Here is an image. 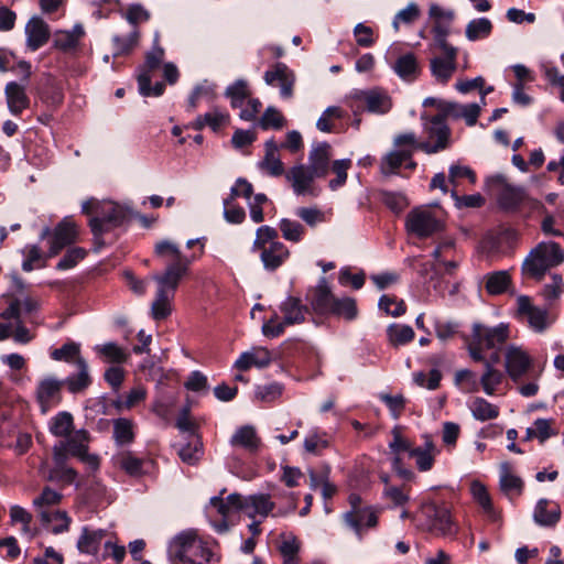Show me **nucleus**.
I'll list each match as a JSON object with an SVG mask.
<instances>
[{
  "instance_id": "1",
  "label": "nucleus",
  "mask_w": 564,
  "mask_h": 564,
  "mask_svg": "<svg viewBox=\"0 0 564 564\" xmlns=\"http://www.w3.org/2000/svg\"><path fill=\"white\" fill-rule=\"evenodd\" d=\"M154 252L166 267L163 272L152 275L156 284L155 297L151 304V315L155 321L167 318L173 311V300L182 279L187 274L194 257H186L180 247L170 241H159Z\"/></svg>"
},
{
  "instance_id": "2",
  "label": "nucleus",
  "mask_w": 564,
  "mask_h": 564,
  "mask_svg": "<svg viewBox=\"0 0 564 564\" xmlns=\"http://www.w3.org/2000/svg\"><path fill=\"white\" fill-rule=\"evenodd\" d=\"M83 214L89 216L88 225L98 248L104 246L101 237L122 226L131 216V209L112 200L89 198L82 204Z\"/></svg>"
},
{
  "instance_id": "3",
  "label": "nucleus",
  "mask_w": 564,
  "mask_h": 564,
  "mask_svg": "<svg viewBox=\"0 0 564 564\" xmlns=\"http://www.w3.org/2000/svg\"><path fill=\"white\" fill-rule=\"evenodd\" d=\"M564 262V251L553 241L540 242L533 248L522 264L524 275L541 281L546 271Z\"/></svg>"
},
{
  "instance_id": "4",
  "label": "nucleus",
  "mask_w": 564,
  "mask_h": 564,
  "mask_svg": "<svg viewBox=\"0 0 564 564\" xmlns=\"http://www.w3.org/2000/svg\"><path fill=\"white\" fill-rule=\"evenodd\" d=\"M169 556L186 564H207L212 552L198 539L195 530H186L170 542Z\"/></svg>"
},
{
  "instance_id": "5",
  "label": "nucleus",
  "mask_w": 564,
  "mask_h": 564,
  "mask_svg": "<svg viewBox=\"0 0 564 564\" xmlns=\"http://www.w3.org/2000/svg\"><path fill=\"white\" fill-rule=\"evenodd\" d=\"M278 231L269 226H261L257 229L252 250L260 252L263 267L274 271L281 267L290 257L289 249L278 240Z\"/></svg>"
},
{
  "instance_id": "6",
  "label": "nucleus",
  "mask_w": 564,
  "mask_h": 564,
  "mask_svg": "<svg viewBox=\"0 0 564 564\" xmlns=\"http://www.w3.org/2000/svg\"><path fill=\"white\" fill-rule=\"evenodd\" d=\"M508 338L509 327L506 324L489 327L475 323L468 341L469 355L473 360H484V350L500 348Z\"/></svg>"
},
{
  "instance_id": "7",
  "label": "nucleus",
  "mask_w": 564,
  "mask_h": 564,
  "mask_svg": "<svg viewBox=\"0 0 564 564\" xmlns=\"http://www.w3.org/2000/svg\"><path fill=\"white\" fill-rule=\"evenodd\" d=\"M280 312L283 316L279 319V316L274 314L268 322L262 326V333L267 337L280 336L286 326L301 324L305 321L306 315L310 313L307 305L303 304L301 299L295 296H288L280 305Z\"/></svg>"
},
{
  "instance_id": "8",
  "label": "nucleus",
  "mask_w": 564,
  "mask_h": 564,
  "mask_svg": "<svg viewBox=\"0 0 564 564\" xmlns=\"http://www.w3.org/2000/svg\"><path fill=\"white\" fill-rule=\"evenodd\" d=\"M89 434L86 430H78L53 447V460L61 463L68 455L78 457L80 460L96 468L99 464L96 455L88 454Z\"/></svg>"
},
{
  "instance_id": "9",
  "label": "nucleus",
  "mask_w": 564,
  "mask_h": 564,
  "mask_svg": "<svg viewBox=\"0 0 564 564\" xmlns=\"http://www.w3.org/2000/svg\"><path fill=\"white\" fill-rule=\"evenodd\" d=\"M425 140L417 144V149L427 154H433L447 149L451 144V129L443 115L431 118L422 116Z\"/></svg>"
},
{
  "instance_id": "10",
  "label": "nucleus",
  "mask_w": 564,
  "mask_h": 564,
  "mask_svg": "<svg viewBox=\"0 0 564 564\" xmlns=\"http://www.w3.org/2000/svg\"><path fill=\"white\" fill-rule=\"evenodd\" d=\"M405 229L409 234L423 239L440 232L443 224L430 206H419L406 215Z\"/></svg>"
},
{
  "instance_id": "11",
  "label": "nucleus",
  "mask_w": 564,
  "mask_h": 564,
  "mask_svg": "<svg viewBox=\"0 0 564 564\" xmlns=\"http://www.w3.org/2000/svg\"><path fill=\"white\" fill-rule=\"evenodd\" d=\"M352 104L350 105L355 115H357L362 106L367 111L384 115L391 109V100L388 95L381 90H356L350 96Z\"/></svg>"
},
{
  "instance_id": "12",
  "label": "nucleus",
  "mask_w": 564,
  "mask_h": 564,
  "mask_svg": "<svg viewBox=\"0 0 564 564\" xmlns=\"http://www.w3.org/2000/svg\"><path fill=\"white\" fill-rule=\"evenodd\" d=\"M422 512L427 521L429 530L441 535H448L456 532V524L452 519L451 510L446 505L426 502Z\"/></svg>"
},
{
  "instance_id": "13",
  "label": "nucleus",
  "mask_w": 564,
  "mask_h": 564,
  "mask_svg": "<svg viewBox=\"0 0 564 564\" xmlns=\"http://www.w3.org/2000/svg\"><path fill=\"white\" fill-rule=\"evenodd\" d=\"M433 52H440L441 55L430 59L432 75L438 83H447L457 69V47L436 48Z\"/></svg>"
},
{
  "instance_id": "14",
  "label": "nucleus",
  "mask_w": 564,
  "mask_h": 564,
  "mask_svg": "<svg viewBox=\"0 0 564 564\" xmlns=\"http://www.w3.org/2000/svg\"><path fill=\"white\" fill-rule=\"evenodd\" d=\"M532 357L522 348L510 345L505 352V368L514 382H518L532 367Z\"/></svg>"
},
{
  "instance_id": "15",
  "label": "nucleus",
  "mask_w": 564,
  "mask_h": 564,
  "mask_svg": "<svg viewBox=\"0 0 564 564\" xmlns=\"http://www.w3.org/2000/svg\"><path fill=\"white\" fill-rule=\"evenodd\" d=\"M78 236V227L69 217H65L54 228L50 240L48 257H55L59 251L74 243Z\"/></svg>"
},
{
  "instance_id": "16",
  "label": "nucleus",
  "mask_w": 564,
  "mask_h": 564,
  "mask_svg": "<svg viewBox=\"0 0 564 564\" xmlns=\"http://www.w3.org/2000/svg\"><path fill=\"white\" fill-rule=\"evenodd\" d=\"M517 310L520 315L527 317L530 327L535 332L541 333L551 324L547 311L532 305L529 296L520 295L517 299Z\"/></svg>"
},
{
  "instance_id": "17",
  "label": "nucleus",
  "mask_w": 564,
  "mask_h": 564,
  "mask_svg": "<svg viewBox=\"0 0 564 564\" xmlns=\"http://www.w3.org/2000/svg\"><path fill=\"white\" fill-rule=\"evenodd\" d=\"M264 80L268 85H279L280 94L283 98L292 97L295 76L285 64L278 63L273 69L267 70L264 73Z\"/></svg>"
},
{
  "instance_id": "18",
  "label": "nucleus",
  "mask_w": 564,
  "mask_h": 564,
  "mask_svg": "<svg viewBox=\"0 0 564 564\" xmlns=\"http://www.w3.org/2000/svg\"><path fill=\"white\" fill-rule=\"evenodd\" d=\"M312 308L318 314H329L336 297L332 293L327 281L323 278L318 284L307 293Z\"/></svg>"
},
{
  "instance_id": "19",
  "label": "nucleus",
  "mask_w": 564,
  "mask_h": 564,
  "mask_svg": "<svg viewBox=\"0 0 564 564\" xmlns=\"http://www.w3.org/2000/svg\"><path fill=\"white\" fill-rule=\"evenodd\" d=\"M444 118L453 117L465 119L467 126H475L480 115L481 106L479 104L460 105L457 102L440 104Z\"/></svg>"
},
{
  "instance_id": "20",
  "label": "nucleus",
  "mask_w": 564,
  "mask_h": 564,
  "mask_svg": "<svg viewBox=\"0 0 564 564\" xmlns=\"http://www.w3.org/2000/svg\"><path fill=\"white\" fill-rule=\"evenodd\" d=\"M273 360L272 352L263 347H254L249 351H245L236 360L235 367L238 370L246 371L251 367L265 368Z\"/></svg>"
},
{
  "instance_id": "21",
  "label": "nucleus",
  "mask_w": 564,
  "mask_h": 564,
  "mask_svg": "<svg viewBox=\"0 0 564 564\" xmlns=\"http://www.w3.org/2000/svg\"><path fill=\"white\" fill-rule=\"evenodd\" d=\"M241 505V511L250 518H254L256 516L265 518L275 506L270 496L264 494L251 495L248 497L242 496Z\"/></svg>"
},
{
  "instance_id": "22",
  "label": "nucleus",
  "mask_w": 564,
  "mask_h": 564,
  "mask_svg": "<svg viewBox=\"0 0 564 564\" xmlns=\"http://www.w3.org/2000/svg\"><path fill=\"white\" fill-rule=\"evenodd\" d=\"M411 150L392 151L387 154L381 162V171L383 174H398L402 169L408 170L415 166L411 160Z\"/></svg>"
},
{
  "instance_id": "23",
  "label": "nucleus",
  "mask_w": 564,
  "mask_h": 564,
  "mask_svg": "<svg viewBox=\"0 0 564 564\" xmlns=\"http://www.w3.org/2000/svg\"><path fill=\"white\" fill-rule=\"evenodd\" d=\"M29 48L36 51L47 43L50 39L48 25L39 17L30 19L25 26Z\"/></svg>"
},
{
  "instance_id": "24",
  "label": "nucleus",
  "mask_w": 564,
  "mask_h": 564,
  "mask_svg": "<svg viewBox=\"0 0 564 564\" xmlns=\"http://www.w3.org/2000/svg\"><path fill=\"white\" fill-rule=\"evenodd\" d=\"M39 307L37 301L30 296L12 297L8 307L0 314L6 321L22 319L24 315L31 314Z\"/></svg>"
},
{
  "instance_id": "25",
  "label": "nucleus",
  "mask_w": 564,
  "mask_h": 564,
  "mask_svg": "<svg viewBox=\"0 0 564 564\" xmlns=\"http://www.w3.org/2000/svg\"><path fill=\"white\" fill-rule=\"evenodd\" d=\"M561 518V508L547 499H540L534 508L533 519L541 527H554Z\"/></svg>"
},
{
  "instance_id": "26",
  "label": "nucleus",
  "mask_w": 564,
  "mask_h": 564,
  "mask_svg": "<svg viewBox=\"0 0 564 564\" xmlns=\"http://www.w3.org/2000/svg\"><path fill=\"white\" fill-rule=\"evenodd\" d=\"M63 382L55 378L47 377L39 382L36 398L42 411L46 412L55 399H58Z\"/></svg>"
},
{
  "instance_id": "27",
  "label": "nucleus",
  "mask_w": 564,
  "mask_h": 564,
  "mask_svg": "<svg viewBox=\"0 0 564 564\" xmlns=\"http://www.w3.org/2000/svg\"><path fill=\"white\" fill-rule=\"evenodd\" d=\"M7 104L10 112L14 116L20 115L29 107V98L23 86L11 82L6 86Z\"/></svg>"
},
{
  "instance_id": "28",
  "label": "nucleus",
  "mask_w": 564,
  "mask_h": 564,
  "mask_svg": "<svg viewBox=\"0 0 564 564\" xmlns=\"http://www.w3.org/2000/svg\"><path fill=\"white\" fill-rule=\"evenodd\" d=\"M424 440L423 446L414 447L410 452V456L415 458L416 466L421 471H427L432 468L434 457L437 454L436 446L431 436L426 435Z\"/></svg>"
},
{
  "instance_id": "29",
  "label": "nucleus",
  "mask_w": 564,
  "mask_h": 564,
  "mask_svg": "<svg viewBox=\"0 0 564 564\" xmlns=\"http://www.w3.org/2000/svg\"><path fill=\"white\" fill-rule=\"evenodd\" d=\"M260 438L253 426L245 425L239 427L231 436L230 444L235 447H242L248 452H257L260 446Z\"/></svg>"
},
{
  "instance_id": "30",
  "label": "nucleus",
  "mask_w": 564,
  "mask_h": 564,
  "mask_svg": "<svg viewBox=\"0 0 564 564\" xmlns=\"http://www.w3.org/2000/svg\"><path fill=\"white\" fill-rule=\"evenodd\" d=\"M332 148L327 142H318L310 153L311 169L317 174H326L329 171Z\"/></svg>"
},
{
  "instance_id": "31",
  "label": "nucleus",
  "mask_w": 564,
  "mask_h": 564,
  "mask_svg": "<svg viewBox=\"0 0 564 564\" xmlns=\"http://www.w3.org/2000/svg\"><path fill=\"white\" fill-rule=\"evenodd\" d=\"M499 183L498 203L505 209L516 208L525 197L521 188L510 186L502 182V178H496Z\"/></svg>"
},
{
  "instance_id": "32",
  "label": "nucleus",
  "mask_w": 564,
  "mask_h": 564,
  "mask_svg": "<svg viewBox=\"0 0 564 564\" xmlns=\"http://www.w3.org/2000/svg\"><path fill=\"white\" fill-rule=\"evenodd\" d=\"M177 455L181 460L188 465L197 464L203 456V443L198 435L192 434L189 441L177 447Z\"/></svg>"
},
{
  "instance_id": "33",
  "label": "nucleus",
  "mask_w": 564,
  "mask_h": 564,
  "mask_svg": "<svg viewBox=\"0 0 564 564\" xmlns=\"http://www.w3.org/2000/svg\"><path fill=\"white\" fill-rule=\"evenodd\" d=\"M97 355L106 362L121 365L128 361L130 354L116 343H106L95 347Z\"/></svg>"
},
{
  "instance_id": "34",
  "label": "nucleus",
  "mask_w": 564,
  "mask_h": 564,
  "mask_svg": "<svg viewBox=\"0 0 564 564\" xmlns=\"http://www.w3.org/2000/svg\"><path fill=\"white\" fill-rule=\"evenodd\" d=\"M106 534L105 530H89L84 528L77 542V547L82 553L96 554L99 545Z\"/></svg>"
},
{
  "instance_id": "35",
  "label": "nucleus",
  "mask_w": 564,
  "mask_h": 564,
  "mask_svg": "<svg viewBox=\"0 0 564 564\" xmlns=\"http://www.w3.org/2000/svg\"><path fill=\"white\" fill-rule=\"evenodd\" d=\"M394 72L405 80H413L420 73V66L414 54L408 53L400 56L393 66Z\"/></svg>"
},
{
  "instance_id": "36",
  "label": "nucleus",
  "mask_w": 564,
  "mask_h": 564,
  "mask_svg": "<svg viewBox=\"0 0 564 564\" xmlns=\"http://www.w3.org/2000/svg\"><path fill=\"white\" fill-rule=\"evenodd\" d=\"M77 368L78 373L66 380L67 388L72 393L82 392L91 383L88 365L84 358H77Z\"/></svg>"
},
{
  "instance_id": "37",
  "label": "nucleus",
  "mask_w": 564,
  "mask_h": 564,
  "mask_svg": "<svg viewBox=\"0 0 564 564\" xmlns=\"http://www.w3.org/2000/svg\"><path fill=\"white\" fill-rule=\"evenodd\" d=\"M50 432L56 437H68L74 433L73 415L66 411L57 413L50 422Z\"/></svg>"
},
{
  "instance_id": "38",
  "label": "nucleus",
  "mask_w": 564,
  "mask_h": 564,
  "mask_svg": "<svg viewBox=\"0 0 564 564\" xmlns=\"http://www.w3.org/2000/svg\"><path fill=\"white\" fill-rule=\"evenodd\" d=\"M139 29L132 26L126 33L113 36L115 56L130 53L139 42Z\"/></svg>"
},
{
  "instance_id": "39",
  "label": "nucleus",
  "mask_w": 564,
  "mask_h": 564,
  "mask_svg": "<svg viewBox=\"0 0 564 564\" xmlns=\"http://www.w3.org/2000/svg\"><path fill=\"white\" fill-rule=\"evenodd\" d=\"M242 496L238 494L229 495L226 500L213 497L210 499V507L224 518L229 517L234 512L241 511Z\"/></svg>"
},
{
  "instance_id": "40",
  "label": "nucleus",
  "mask_w": 564,
  "mask_h": 564,
  "mask_svg": "<svg viewBox=\"0 0 564 564\" xmlns=\"http://www.w3.org/2000/svg\"><path fill=\"white\" fill-rule=\"evenodd\" d=\"M62 495L50 487H45L41 495L33 500V507L35 508L39 517H42V512L48 513L61 502Z\"/></svg>"
},
{
  "instance_id": "41",
  "label": "nucleus",
  "mask_w": 564,
  "mask_h": 564,
  "mask_svg": "<svg viewBox=\"0 0 564 564\" xmlns=\"http://www.w3.org/2000/svg\"><path fill=\"white\" fill-rule=\"evenodd\" d=\"M262 167L267 173L272 175H281L284 173V167L279 155V149L273 140L265 143V156L262 161Z\"/></svg>"
},
{
  "instance_id": "42",
  "label": "nucleus",
  "mask_w": 564,
  "mask_h": 564,
  "mask_svg": "<svg viewBox=\"0 0 564 564\" xmlns=\"http://www.w3.org/2000/svg\"><path fill=\"white\" fill-rule=\"evenodd\" d=\"M486 291L490 295H498L508 291L511 285V276L508 271H495L485 276Z\"/></svg>"
},
{
  "instance_id": "43",
  "label": "nucleus",
  "mask_w": 564,
  "mask_h": 564,
  "mask_svg": "<svg viewBox=\"0 0 564 564\" xmlns=\"http://www.w3.org/2000/svg\"><path fill=\"white\" fill-rule=\"evenodd\" d=\"M40 520L44 527L50 528L55 534L67 531L70 522L66 512L59 510H52L48 513L42 512Z\"/></svg>"
},
{
  "instance_id": "44",
  "label": "nucleus",
  "mask_w": 564,
  "mask_h": 564,
  "mask_svg": "<svg viewBox=\"0 0 564 564\" xmlns=\"http://www.w3.org/2000/svg\"><path fill=\"white\" fill-rule=\"evenodd\" d=\"M523 481L520 477L513 475L508 463L501 464L500 467V488L507 495H520Z\"/></svg>"
},
{
  "instance_id": "45",
  "label": "nucleus",
  "mask_w": 564,
  "mask_h": 564,
  "mask_svg": "<svg viewBox=\"0 0 564 564\" xmlns=\"http://www.w3.org/2000/svg\"><path fill=\"white\" fill-rule=\"evenodd\" d=\"M453 21H434L432 26L433 41L430 44V50L454 47L448 43L447 37L451 34Z\"/></svg>"
},
{
  "instance_id": "46",
  "label": "nucleus",
  "mask_w": 564,
  "mask_h": 564,
  "mask_svg": "<svg viewBox=\"0 0 564 564\" xmlns=\"http://www.w3.org/2000/svg\"><path fill=\"white\" fill-rule=\"evenodd\" d=\"M389 343L394 346L405 345L414 339V330L409 325L391 324L387 328Z\"/></svg>"
},
{
  "instance_id": "47",
  "label": "nucleus",
  "mask_w": 564,
  "mask_h": 564,
  "mask_svg": "<svg viewBox=\"0 0 564 564\" xmlns=\"http://www.w3.org/2000/svg\"><path fill=\"white\" fill-rule=\"evenodd\" d=\"M473 416L479 421H489L498 417L499 408L484 398H476L470 404Z\"/></svg>"
},
{
  "instance_id": "48",
  "label": "nucleus",
  "mask_w": 564,
  "mask_h": 564,
  "mask_svg": "<svg viewBox=\"0 0 564 564\" xmlns=\"http://www.w3.org/2000/svg\"><path fill=\"white\" fill-rule=\"evenodd\" d=\"M225 96L230 98L231 107H242L245 100L250 98V90L247 80H236L232 85L226 88Z\"/></svg>"
},
{
  "instance_id": "49",
  "label": "nucleus",
  "mask_w": 564,
  "mask_h": 564,
  "mask_svg": "<svg viewBox=\"0 0 564 564\" xmlns=\"http://www.w3.org/2000/svg\"><path fill=\"white\" fill-rule=\"evenodd\" d=\"M492 31V23L487 18L471 20L465 30V35L469 41L486 39Z\"/></svg>"
},
{
  "instance_id": "50",
  "label": "nucleus",
  "mask_w": 564,
  "mask_h": 564,
  "mask_svg": "<svg viewBox=\"0 0 564 564\" xmlns=\"http://www.w3.org/2000/svg\"><path fill=\"white\" fill-rule=\"evenodd\" d=\"M229 119V116L225 112L219 111L218 109H214L210 112L205 113L204 116H199L193 122V127L196 130L203 129L205 126L210 127L214 131L219 129L223 124H225Z\"/></svg>"
},
{
  "instance_id": "51",
  "label": "nucleus",
  "mask_w": 564,
  "mask_h": 564,
  "mask_svg": "<svg viewBox=\"0 0 564 564\" xmlns=\"http://www.w3.org/2000/svg\"><path fill=\"white\" fill-rule=\"evenodd\" d=\"M421 17V9L415 2H410L404 9L400 10L393 18L392 26L395 32L400 30L401 24L411 25Z\"/></svg>"
},
{
  "instance_id": "52",
  "label": "nucleus",
  "mask_w": 564,
  "mask_h": 564,
  "mask_svg": "<svg viewBox=\"0 0 564 564\" xmlns=\"http://www.w3.org/2000/svg\"><path fill=\"white\" fill-rule=\"evenodd\" d=\"M116 464L130 476L142 474V459L135 457L131 452H122L115 457Z\"/></svg>"
},
{
  "instance_id": "53",
  "label": "nucleus",
  "mask_w": 564,
  "mask_h": 564,
  "mask_svg": "<svg viewBox=\"0 0 564 564\" xmlns=\"http://www.w3.org/2000/svg\"><path fill=\"white\" fill-rule=\"evenodd\" d=\"M329 314L343 317L347 321H352L358 315L356 301L352 297H341L335 300L333 308Z\"/></svg>"
},
{
  "instance_id": "54",
  "label": "nucleus",
  "mask_w": 564,
  "mask_h": 564,
  "mask_svg": "<svg viewBox=\"0 0 564 564\" xmlns=\"http://www.w3.org/2000/svg\"><path fill=\"white\" fill-rule=\"evenodd\" d=\"M380 197H381L382 203L391 212H393L395 214H400L410 205V200L401 192L382 191V192H380Z\"/></svg>"
},
{
  "instance_id": "55",
  "label": "nucleus",
  "mask_w": 564,
  "mask_h": 564,
  "mask_svg": "<svg viewBox=\"0 0 564 564\" xmlns=\"http://www.w3.org/2000/svg\"><path fill=\"white\" fill-rule=\"evenodd\" d=\"M503 375L501 371L491 367V364H487L485 372L480 378V384L486 394L492 395L496 392V388L502 382Z\"/></svg>"
},
{
  "instance_id": "56",
  "label": "nucleus",
  "mask_w": 564,
  "mask_h": 564,
  "mask_svg": "<svg viewBox=\"0 0 564 564\" xmlns=\"http://www.w3.org/2000/svg\"><path fill=\"white\" fill-rule=\"evenodd\" d=\"M474 499L479 503L482 510L492 519H496V512L494 510L491 499L486 487L478 482L474 481L470 487Z\"/></svg>"
},
{
  "instance_id": "57",
  "label": "nucleus",
  "mask_w": 564,
  "mask_h": 564,
  "mask_svg": "<svg viewBox=\"0 0 564 564\" xmlns=\"http://www.w3.org/2000/svg\"><path fill=\"white\" fill-rule=\"evenodd\" d=\"M132 422L128 419H118L113 422V436L118 444H129L133 441Z\"/></svg>"
},
{
  "instance_id": "58",
  "label": "nucleus",
  "mask_w": 564,
  "mask_h": 564,
  "mask_svg": "<svg viewBox=\"0 0 564 564\" xmlns=\"http://www.w3.org/2000/svg\"><path fill=\"white\" fill-rule=\"evenodd\" d=\"M67 458L63 462H54V468L48 474V480H58L66 484H70L75 480L77 473L69 466L66 465Z\"/></svg>"
},
{
  "instance_id": "59",
  "label": "nucleus",
  "mask_w": 564,
  "mask_h": 564,
  "mask_svg": "<svg viewBox=\"0 0 564 564\" xmlns=\"http://www.w3.org/2000/svg\"><path fill=\"white\" fill-rule=\"evenodd\" d=\"M164 57V50L159 45V36L156 35L153 42V47L147 53L145 63L141 72H147L149 75L152 70L158 69Z\"/></svg>"
},
{
  "instance_id": "60",
  "label": "nucleus",
  "mask_w": 564,
  "mask_h": 564,
  "mask_svg": "<svg viewBox=\"0 0 564 564\" xmlns=\"http://www.w3.org/2000/svg\"><path fill=\"white\" fill-rule=\"evenodd\" d=\"M285 124V119L282 113L274 107H268L259 121V126L263 129H281Z\"/></svg>"
},
{
  "instance_id": "61",
  "label": "nucleus",
  "mask_w": 564,
  "mask_h": 564,
  "mask_svg": "<svg viewBox=\"0 0 564 564\" xmlns=\"http://www.w3.org/2000/svg\"><path fill=\"white\" fill-rule=\"evenodd\" d=\"M379 307L383 310L388 315L399 317L405 313V304L402 300H398L395 296L382 295L379 300Z\"/></svg>"
},
{
  "instance_id": "62",
  "label": "nucleus",
  "mask_w": 564,
  "mask_h": 564,
  "mask_svg": "<svg viewBox=\"0 0 564 564\" xmlns=\"http://www.w3.org/2000/svg\"><path fill=\"white\" fill-rule=\"evenodd\" d=\"M280 230L286 240L293 242H299L304 234V228L300 223L292 221L288 218H283L280 221Z\"/></svg>"
},
{
  "instance_id": "63",
  "label": "nucleus",
  "mask_w": 564,
  "mask_h": 564,
  "mask_svg": "<svg viewBox=\"0 0 564 564\" xmlns=\"http://www.w3.org/2000/svg\"><path fill=\"white\" fill-rule=\"evenodd\" d=\"M455 383L466 392H476L479 389L476 375L468 369L458 370L455 373Z\"/></svg>"
},
{
  "instance_id": "64",
  "label": "nucleus",
  "mask_w": 564,
  "mask_h": 564,
  "mask_svg": "<svg viewBox=\"0 0 564 564\" xmlns=\"http://www.w3.org/2000/svg\"><path fill=\"white\" fill-rule=\"evenodd\" d=\"M79 345L70 341L63 345L61 348L52 351L51 356L54 360H64L67 362L75 361L77 365V358H82L79 356Z\"/></svg>"
}]
</instances>
